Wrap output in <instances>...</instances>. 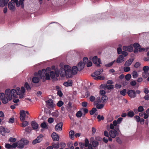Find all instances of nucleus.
I'll list each match as a JSON object with an SVG mask.
<instances>
[{
    "label": "nucleus",
    "mask_w": 149,
    "mask_h": 149,
    "mask_svg": "<svg viewBox=\"0 0 149 149\" xmlns=\"http://www.w3.org/2000/svg\"><path fill=\"white\" fill-rule=\"evenodd\" d=\"M25 92V89L24 87L22 86L21 90L19 87H17L15 89H7L5 90V93L9 100H10L13 98L16 97L17 95L19 96V98H23L24 97Z\"/></svg>",
    "instance_id": "f257e3e1"
},
{
    "label": "nucleus",
    "mask_w": 149,
    "mask_h": 149,
    "mask_svg": "<svg viewBox=\"0 0 149 149\" xmlns=\"http://www.w3.org/2000/svg\"><path fill=\"white\" fill-rule=\"evenodd\" d=\"M79 70L77 67L74 66L72 68L69 65H65L64 68H60V75L61 77H65L69 78L72 77V75L76 74Z\"/></svg>",
    "instance_id": "f03ea898"
},
{
    "label": "nucleus",
    "mask_w": 149,
    "mask_h": 149,
    "mask_svg": "<svg viewBox=\"0 0 149 149\" xmlns=\"http://www.w3.org/2000/svg\"><path fill=\"white\" fill-rule=\"evenodd\" d=\"M42 76L45 77L47 80L50 79V77L52 79H54L56 77L55 72L54 71H51V68L49 67L47 68L46 69H43L42 70Z\"/></svg>",
    "instance_id": "7ed1b4c3"
},
{
    "label": "nucleus",
    "mask_w": 149,
    "mask_h": 149,
    "mask_svg": "<svg viewBox=\"0 0 149 149\" xmlns=\"http://www.w3.org/2000/svg\"><path fill=\"white\" fill-rule=\"evenodd\" d=\"M44 77H45L42 76V71L39 70L38 73L34 74V75L32 79V81L34 83L37 84L39 82L41 78Z\"/></svg>",
    "instance_id": "20e7f679"
},
{
    "label": "nucleus",
    "mask_w": 149,
    "mask_h": 149,
    "mask_svg": "<svg viewBox=\"0 0 149 149\" xmlns=\"http://www.w3.org/2000/svg\"><path fill=\"white\" fill-rule=\"evenodd\" d=\"M5 94L3 93H0V99L2 101V103L4 104L7 103L9 100L8 98L5 96Z\"/></svg>",
    "instance_id": "39448f33"
},
{
    "label": "nucleus",
    "mask_w": 149,
    "mask_h": 149,
    "mask_svg": "<svg viewBox=\"0 0 149 149\" xmlns=\"http://www.w3.org/2000/svg\"><path fill=\"white\" fill-rule=\"evenodd\" d=\"M11 1H13L14 3H15L17 6L19 7L20 6L22 8H23L24 5L23 4V2L24 0H11Z\"/></svg>",
    "instance_id": "423d86ee"
},
{
    "label": "nucleus",
    "mask_w": 149,
    "mask_h": 149,
    "mask_svg": "<svg viewBox=\"0 0 149 149\" xmlns=\"http://www.w3.org/2000/svg\"><path fill=\"white\" fill-rule=\"evenodd\" d=\"M93 62L95 64L97 67L100 66V64H101V60L100 58L97 59V56H94L92 59Z\"/></svg>",
    "instance_id": "0eeeda50"
},
{
    "label": "nucleus",
    "mask_w": 149,
    "mask_h": 149,
    "mask_svg": "<svg viewBox=\"0 0 149 149\" xmlns=\"http://www.w3.org/2000/svg\"><path fill=\"white\" fill-rule=\"evenodd\" d=\"M15 3L13 1L10 2L8 5V8L10 10L12 11H14L15 10Z\"/></svg>",
    "instance_id": "6e6552de"
},
{
    "label": "nucleus",
    "mask_w": 149,
    "mask_h": 149,
    "mask_svg": "<svg viewBox=\"0 0 149 149\" xmlns=\"http://www.w3.org/2000/svg\"><path fill=\"white\" fill-rule=\"evenodd\" d=\"M128 95L131 98H134L136 96L135 91L133 90H130L127 91Z\"/></svg>",
    "instance_id": "1a4fd4ad"
},
{
    "label": "nucleus",
    "mask_w": 149,
    "mask_h": 149,
    "mask_svg": "<svg viewBox=\"0 0 149 149\" xmlns=\"http://www.w3.org/2000/svg\"><path fill=\"white\" fill-rule=\"evenodd\" d=\"M103 71V70L102 69H99L92 73L91 74V76L94 78L96 77L99 75Z\"/></svg>",
    "instance_id": "9d476101"
},
{
    "label": "nucleus",
    "mask_w": 149,
    "mask_h": 149,
    "mask_svg": "<svg viewBox=\"0 0 149 149\" xmlns=\"http://www.w3.org/2000/svg\"><path fill=\"white\" fill-rule=\"evenodd\" d=\"M20 120L22 121H24L25 119V111L23 110H21L20 111Z\"/></svg>",
    "instance_id": "9b49d317"
},
{
    "label": "nucleus",
    "mask_w": 149,
    "mask_h": 149,
    "mask_svg": "<svg viewBox=\"0 0 149 149\" xmlns=\"http://www.w3.org/2000/svg\"><path fill=\"white\" fill-rule=\"evenodd\" d=\"M109 134L111 137L114 138L116 136H117L118 134L116 130H114V131H110L109 132Z\"/></svg>",
    "instance_id": "f8f14e48"
},
{
    "label": "nucleus",
    "mask_w": 149,
    "mask_h": 149,
    "mask_svg": "<svg viewBox=\"0 0 149 149\" xmlns=\"http://www.w3.org/2000/svg\"><path fill=\"white\" fill-rule=\"evenodd\" d=\"M123 49L125 51H127L131 52L133 51V45H130L128 46H124L123 47Z\"/></svg>",
    "instance_id": "ddd939ff"
},
{
    "label": "nucleus",
    "mask_w": 149,
    "mask_h": 149,
    "mask_svg": "<svg viewBox=\"0 0 149 149\" xmlns=\"http://www.w3.org/2000/svg\"><path fill=\"white\" fill-rule=\"evenodd\" d=\"M52 70H54L55 72V74H56V77H58L60 75V70L59 71V69L57 67L56 68L55 66H52Z\"/></svg>",
    "instance_id": "4468645a"
},
{
    "label": "nucleus",
    "mask_w": 149,
    "mask_h": 149,
    "mask_svg": "<svg viewBox=\"0 0 149 149\" xmlns=\"http://www.w3.org/2000/svg\"><path fill=\"white\" fill-rule=\"evenodd\" d=\"M63 126V123H59L57 124L55 126V130L57 131H61L62 130V127Z\"/></svg>",
    "instance_id": "2eb2a0df"
},
{
    "label": "nucleus",
    "mask_w": 149,
    "mask_h": 149,
    "mask_svg": "<svg viewBox=\"0 0 149 149\" xmlns=\"http://www.w3.org/2000/svg\"><path fill=\"white\" fill-rule=\"evenodd\" d=\"M43 135L42 134L38 136L36 139L33 141L32 143L33 144H34L38 143H39L41 141L42 139Z\"/></svg>",
    "instance_id": "dca6fc26"
},
{
    "label": "nucleus",
    "mask_w": 149,
    "mask_h": 149,
    "mask_svg": "<svg viewBox=\"0 0 149 149\" xmlns=\"http://www.w3.org/2000/svg\"><path fill=\"white\" fill-rule=\"evenodd\" d=\"M47 105L49 108L53 107L54 104L53 103V101L52 99H49L47 101Z\"/></svg>",
    "instance_id": "f3484780"
},
{
    "label": "nucleus",
    "mask_w": 149,
    "mask_h": 149,
    "mask_svg": "<svg viewBox=\"0 0 149 149\" xmlns=\"http://www.w3.org/2000/svg\"><path fill=\"white\" fill-rule=\"evenodd\" d=\"M124 58L122 55H120L116 60V62L118 63H121L124 61Z\"/></svg>",
    "instance_id": "a211bd4d"
},
{
    "label": "nucleus",
    "mask_w": 149,
    "mask_h": 149,
    "mask_svg": "<svg viewBox=\"0 0 149 149\" xmlns=\"http://www.w3.org/2000/svg\"><path fill=\"white\" fill-rule=\"evenodd\" d=\"M133 46L134 48V53H137L139 51V49L140 47V45L138 43H135L134 44Z\"/></svg>",
    "instance_id": "6ab92c4d"
},
{
    "label": "nucleus",
    "mask_w": 149,
    "mask_h": 149,
    "mask_svg": "<svg viewBox=\"0 0 149 149\" xmlns=\"http://www.w3.org/2000/svg\"><path fill=\"white\" fill-rule=\"evenodd\" d=\"M52 137L54 141H58L59 139L58 135L54 132L52 134Z\"/></svg>",
    "instance_id": "aec40b11"
},
{
    "label": "nucleus",
    "mask_w": 149,
    "mask_h": 149,
    "mask_svg": "<svg viewBox=\"0 0 149 149\" xmlns=\"http://www.w3.org/2000/svg\"><path fill=\"white\" fill-rule=\"evenodd\" d=\"M8 1L9 0H0V6L3 7L6 5Z\"/></svg>",
    "instance_id": "412c9836"
},
{
    "label": "nucleus",
    "mask_w": 149,
    "mask_h": 149,
    "mask_svg": "<svg viewBox=\"0 0 149 149\" xmlns=\"http://www.w3.org/2000/svg\"><path fill=\"white\" fill-rule=\"evenodd\" d=\"M84 64L82 62H79L77 65V68L79 70V71H81L84 68Z\"/></svg>",
    "instance_id": "4be33fe9"
},
{
    "label": "nucleus",
    "mask_w": 149,
    "mask_h": 149,
    "mask_svg": "<svg viewBox=\"0 0 149 149\" xmlns=\"http://www.w3.org/2000/svg\"><path fill=\"white\" fill-rule=\"evenodd\" d=\"M134 59L132 58H130L128 60L126 61L124 65L125 66H128L131 65L132 62H133Z\"/></svg>",
    "instance_id": "5701e85b"
},
{
    "label": "nucleus",
    "mask_w": 149,
    "mask_h": 149,
    "mask_svg": "<svg viewBox=\"0 0 149 149\" xmlns=\"http://www.w3.org/2000/svg\"><path fill=\"white\" fill-rule=\"evenodd\" d=\"M18 145L17 147L19 148H22L24 147V145L23 140H21L20 141L17 142Z\"/></svg>",
    "instance_id": "b1692460"
},
{
    "label": "nucleus",
    "mask_w": 149,
    "mask_h": 149,
    "mask_svg": "<svg viewBox=\"0 0 149 149\" xmlns=\"http://www.w3.org/2000/svg\"><path fill=\"white\" fill-rule=\"evenodd\" d=\"M115 127L116 129L118 131H119V125H116L114 124L113 123H111L110 124V128L111 130H113L114 129V127Z\"/></svg>",
    "instance_id": "393cba45"
},
{
    "label": "nucleus",
    "mask_w": 149,
    "mask_h": 149,
    "mask_svg": "<svg viewBox=\"0 0 149 149\" xmlns=\"http://www.w3.org/2000/svg\"><path fill=\"white\" fill-rule=\"evenodd\" d=\"M123 120V118H118L117 120H114L113 121V123L115 125H118V124H120Z\"/></svg>",
    "instance_id": "a878e982"
},
{
    "label": "nucleus",
    "mask_w": 149,
    "mask_h": 149,
    "mask_svg": "<svg viewBox=\"0 0 149 149\" xmlns=\"http://www.w3.org/2000/svg\"><path fill=\"white\" fill-rule=\"evenodd\" d=\"M63 85L66 86H71L72 85V82L71 80H68L67 81L64 82Z\"/></svg>",
    "instance_id": "bb28decb"
},
{
    "label": "nucleus",
    "mask_w": 149,
    "mask_h": 149,
    "mask_svg": "<svg viewBox=\"0 0 149 149\" xmlns=\"http://www.w3.org/2000/svg\"><path fill=\"white\" fill-rule=\"evenodd\" d=\"M31 125L33 128L34 130L37 129L38 127V124L35 121H32V122Z\"/></svg>",
    "instance_id": "cd10ccee"
},
{
    "label": "nucleus",
    "mask_w": 149,
    "mask_h": 149,
    "mask_svg": "<svg viewBox=\"0 0 149 149\" xmlns=\"http://www.w3.org/2000/svg\"><path fill=\"white\" fill-rule=\"evenodd\" d=\"M52 146L53 147V148H58L59 147V143L58 142L56 143H52Z\"/></svg>",
    "instance_id": "c85d7f7f"
},
{
    "label": "nucleus",
    "mask_w": 149,
    "mask_h": 149,
    "mask_svg": "<svg viewBox=\"0 0 149 149\" xmlns=\"http://www.w3.org/2000/svg\"><path fill=\"white\" fill-rule=\"evenodd\" d=\"M113 88V86L112 84H107L105 86V88L109 90L112 89Z\"/></svg>",
    "instance_id": "c756f323"
},
{
    "label": "nucleus",
    "mask_w": 149,
    "mask_h": 149,
    "mask_svg": "<svg viewBox=\"0 0 149 149\" xmlns=\"http://www.w3.org/2000/svg\"><path fill=\"white\" fill-rule=\"evenodd\" d=\"M79 146L80 148L78 147H76L75 149H84V143L82 142H80L79 144Z\"/></svg>",
    "instance_id": "7c9ffc66"
},
{
    "label": "nucleus",
    "mask_w": 149,
    "mask_h": 149,
    "mask_svg": "<svg viewBox=\"0 0 149 149\" xmlns=\"http://www.w3.org/2000/svg\"><path fill=\"white\" fill-rule=\"evenodd\" d=\"M133 78L134 79L136 78L138 76V74L136 71H133L132 73Z\"/></svg>",
    "instance_id": "2f4dec72"
},
{
    "label": "nucleus",
    "mask_w": 149,
    "mask_h": 149,
    "mask_svg": "<svg viewBox=\"0 0 149 149\" xmlns=\"http://www.w3.org/2000/svg\"><path fill=\"white\" fill-rule=\"evenodd\" d=\"M104 79L105 77L104 76L101 75L99 76L94 78V79L95 80H103Z\"/></svg>",
    "instance_id": "473e14b6"
},
{
    "label": "nucleus",
    "mask_w": 149,
    "mask_h": 149,
    "mask_svg": "<svg viewBox=\"0 0 149 149\" xmlns=\"http://www.w3.org/2000/svg\"><path fill=\"white\" fill-rule=\"evenodd\" d=\"M40 126L41 127L43 128L47 129L48 128V126L47 125L46 123L45 122H43L40 125Z\"/></svg>",
    "instance_id": "72a5a7b5"
},
{
    "label": "nucleus",
    "mask_w": 149,
    "mask_h": 149,
    "mask_svg": "<svg viewBox=\"0 0 149 149\" xmlns=\"http://www.w3.org/2000/svg\"><path fill=\"white\" fill-rule=\"evenodd\" d=\"M143 70L144 71L143 74H146L149 70V67L147 66H145L143 68Z\"/></svg>",
    "instance_id": "f704fd0d"
},
{
    "label": "nucleus",
    "mask_w": 149,
    "mask_h": 149,
    "mask_svg": "<svg viewBox=\"0 0 149 149\" xmlns=\"http://www.w3.org/2000/svg\"><path fill=\"white\" fill-rule=\"evenodd\" d=\"M69 135L71 139H73L74 136V131L72 130L70 131L69 132Z\"/></svg>",
    "instance_id": "c9c22d12"
},
{
    "label": "nucleus",
    "mask_w": 149,
    "mask_h": 149,
    "mask_svg": "<svg viewBox=\"0 0 149 149\" xmlns=\"http://www.w3.org/2000/svg\"><path fill=\"white\" fill-rule=\"evenodd\" d=\"M22 122V127H25L27 126L29 124V123L27 121L24 120Z\"/></svg>",
    "instance_id": "e433bc0d"
},
{
    "label": "nucleus",
    "mask_w": 149,
    "mask_h": 149,
    "mask_svg": "<svg viewBox=\"0 0 149 149\" xmlns=\"http://www.w3.org/2000/svg\"><path fill=\"white\" fill-rule=\"evenodd\" d=\"M134 115V113L132 111H130L127 112V115L129 117H132Z\"/></svg>",
    "instance_id": "4c0bfd02"
},
{
    "label": "nucleus",
    "mask_w": 149,
    "mask_h": 149,
    "mask_svg": "<svg viewBox=\"0 0 149 149\" xmlns=\"http://www.w3.org/2000/svg\"><path fill=\"white\" fill-rule=\"evenodd\" d=\"M24 86V87L26 88L27 90L29 91L31 89V88L27 82H26Z\"/></svg>",
    "instance_id": "58836bf2"
},
{
    "label": "nucleus",
    "mask_w": 149,
    "mask_h": 149,
    "mask_svg": "<svg viewBox=\"0 0 149 149\" xmlns=\"http://www.w3.org/2000/svg\"><path fill=\"white\" fill-rule=\"evenodd\" d=\"M107 97L105 95H103L101 97V100L102 102L107 101Z\"/></svg>",
    "instance_id": "ea45409f"
},
{
    "label": "nucleus",
    "mask_w": 149,
    "mask_h": 149,
    "mask_svg": "<svg viewBox=\"0 0 149 149\" xmlns=\"http://www.w3.org/2000/svg\"><path fill=\"white\" fill-rule=\"evenodd\" d=\"M101 102H102L101 98L100 97H98L96 99L95 103L96 104H99Z\"/></svg>",
    "instance_id": "a19ab883"
},
{
    "label": "nucleus",
    "mask_w": 149,
    "mask_h": 149,
    "mask_svg": "<svg viewBox=\"0 0 149 149\" xmlns=\"http://www.w3.org/2000/svg\"><path fill=\"white\" fill-rule=\"evenodd\" d=\"M96 111V109L95 108H93L92 109V110L90 111V113L91 115H92Z\"/></svg>",
    "instance_id": "79ce46f5"
},
{
    "label": "nucleus",
    "mask_w": 149,
    "mask_h": 149,
    "mask_svg": "<svg viewBox=\"0 0 149 149\" xmlns=\"http://www.w3.org/2000/svg\"><path fill=\"white\" fill-rule=\"evenodd\" d=\"M144 110V109L142 106H140L138 108V111L139 112H141Z\"/></svg>",
    "instance_id": "37998d69"
},
{
    "label": "nucleus",
    "mask_w": 149,
    "mask_h": 149,
    "mask_svg": "<svg viewBox=\"0 0 149 149\" xmlns=\"http://www.w3.org/2000/svg\"><path fill=\"white\" fill-rule=\"evenodd\" d=\"M52 115L53 116L57 117L59 115V113L58 111H55L53 112L52 114Z\"/></svg>",
    "instance_id": "c03bdc74"
},
{
    "label": "nucleus",
    "mask_w": 149,
    "mask_h": 149,
    "mask_svg": "<svg viewBox=\"0 0 149 149\" xmlns=\"http://www.w3.org/2000/svg\"><path fill=\"white\" fill-rule=\"evenodd\" d=\"M131 75L130 74H127L125 75V79L127 81H129L131 78Z\"/></svg>",
    "instance_id": "a18cd8bd"
},
{
    "label": "nucleus",
    "mask_w": 149,
    "mask_h": 149,
    "mask_svg": "<svg viewBox=\"0 0 149 149\" xmlns=\"http://www.w3.org/2000/svg\"><path fill=\"white\" fill-rule=\"evenodd\" d=\"M84 143V147H87L88 145L89 144V141L87 139H85Z\"/></svg>",
    "instance_id": "49530a36"
},
{
    "label": "nucleus",
    "mask_w": 149,
    "mask_h": 149,
    "mask_svg": "<svg viewBox=\"0 0 149 149\" xmlns=\"http://www.w3.org/2000/svg\"><path fill=\"white\" fill-rule=\"evenodd\" d=\"M126 90L125 89H124L123 90L120 91V93L123 96H125L126 93Z\"/></svg>",
    "instance_id": "de8ad7c7"
},
{
    "label": "nucleus",
    "mask_w": 149,
    "mask_h": 149,
    "mask_svg": "<svg viewBox=\"0 0 149 149\" xmlns=\"http://www.w3.org/2000/svg\"><path fill=\"white\" fill-rule=\"evenodd\" d=\"M92 143L94 147H96L98 145V143L97 141H93Z\"/></svg>",
    "instance_id": "09e8293b"
},
{
    "label": "nucleus",
    "mask_w": 149,
    "mask_h": 149,
    "mask_svg": "<svg viewBox=\"0 0 149 149\" xmlns=\"http://www.w3.org/2000/svg\"><path fill=\"white\" fill-rule=\"evenodd\" d=\"M97 104L96 107L98 109H100L103 108L104 104Z\"/></svg>",
    "instance_id": "8fccbe9b"
},
{
    "label": "nucleus",
    "mask_w": 149,
    "mask_h": 149,
    "mask_svg": "<svg viewBox=\"0 0 149 149\" xmlns=\"http://www.w3.org/2000/svg\"><path fill=\"white\" fill-rule=\"evenodd\" d=\"M76 116L77 117H80L82 116V113L81 111H78L76 114Z\"/></svg>",
    "instance_id": "3c124183"
},
{
    "label": "nucleus",
    "mask_w": 149,
    "mask_h": 149,
    "mask_svg": "<svg viewBox=\"0 0 149 149\" xmlns=\"http://www.w3.org/2000/svg\"><path fill=\"white\" fill-rule=\"evenodd\" d=\"M0 132H3L5 133L7 132V131H6V129L5 128L3 127H0Z\"/></svg>",
    "instance_id": "603ef678"
},
{
    "label": "nucleus",
    "mask_w": 149,
    "mask_h": 149,
    "mask_svg": "<svg viewBox=\"0 0 149 149\" xmlns=\"http://www.w3.org/2000/svg\"><path fill=\"white\" fill-rule=\"evenodd\" d=\"M63 104V102L61 101H59L57 103V105L59 107H60L62 106Z\"/></svg>",
    "instance_id": "864d4df0"
},
{
    "label": "nucleus",
    "mask_w": 149,
    "mask_h": 149,
    "mask_svg": "<svg viewBox=\"0 0 149 149\" xmlns=\"http://www.w3.org/2000/svg\"><path fill=\"white\" fill-rule=\"evenodd\" d=\"M130 69L129 67H125L124 68V71L125 72H127L130 71Z\"/></svg>",
    "instance_id": "5fc2aeb1"
},
{
    "label": "nucleus",
    "mask_w": 149,
    "mask_h": 149,
    "mask_svg": "<svg viewBox=\"0 0 149 149\" xmlns=\"http://www.w3.org/2000/svg\"><path fill=\"white\" fill-rule=\"evenodd\" d=\"M97 118L98 120L99 121H100L101 120H103L104 119V117L103 116H100V115H99L97 116Z\"/></svg>",
    "instance_id": "6e6d98bb"
},
{
    "label": "nucleus",
    "mask_w": 149,
    "mask_h": 149,
    "mask_svg": "<svg viewBox=\"0 0 149 149\" xmlns=\"http://www.w3.org/2000/svg\"><path fill=\"white\" fill-rule=\"evenodd\" d=\"M47 121L49 123H52L53 122L54 120L53 118H50L48 119Z\"/></svg>",
    "instance_id": "4d7b16f0"
},
{
    "label": "nucleus",
    "mask_w": 149,
    "mask_h": 149,
    "mask_svg": "<svg viewBox=\"0 0 149 149\" xmlns=\"http://www.w3.org/2000/svg\"><path fill=\"white\" fill-rule=\"evenodd\" d=\"M134 118L135 120L137 122H139L140 121V117L138 116H134Z\"/></svg>",
    "instance_id": "13d9d810"
},
{
    "label": "nucleus",
    "mask_w": 149,
    "mask_h": 149,
    "mask_svg": "<svg viewBox=\"0 0 149 149\" xmlns=\"http://www.w3.org/2000/svg\"><path fill=\"white\" fill-rule=\"evenodd\" d=\"M18 143L17 142L14 143L12 145H11V148H15L16 147H17Z\"/></svg>",
    "instance_id": "bf43d9fd"
},
{
    "label": "nucleus",
    "mask_w": 149,
    "mask_h": 149,
    "mask_svg": "<svg viewBox=\"0 0 149 149\" xmlns=\"http://www.w3.org/2000/svg\"><path fill=\"white\" fill-rule=\"evenodd\" d=\"M87 105V103L86 102H84L81 103L82 106L84 107H86Z\"/></svg>",
    "instance_id": "052dcab7"
},
{
    "label": "nucleus",
    "mask_w": 149,
    "mask_h": 149,
    "mask_svg": "<svg viewBox=\"0 0 149 149\" xmlns=\"http://www.w3.org/2000/svg\"><path fill=\"white\" fill-rule=\"evenodd\" d=\"M128 83V82L127 81H123L122 84L123 86H124L126 85H127Z\"/></svg>",
    "instance_id": "680f3d73"
},
{
    "label": "nucleus",
    "mask_w": 149,
    "mask_h": 149,
    "mask_svg": "<svg viewBox=\"0 0 149 149\" xmlns=\"http://www.w3.org/2000/svg\"><path fill=\"white\" fill-rule=\"evenodd\" d=\"M16 139L14 138H10L9 139V141L11 142H14L16 141Z\"/></svg>",
    "instance_id": "e2e57ef3"
},
{
    "label": "nucleus",
    "mask_w": 149,
    "mask_h": 149,
    "mask_svg": "<svg viewBox=\"0 0 149 149\" xmlns=\"http://www.w3.org/2000/svg\"><path fill=\"white\" fill-rule=\"evenodd\" d=\"M136 82L135 80H133L130 82V84L132 86H134L136 84Z\"/></svg>",
    "instance_id": "0e129e2a"
},
{
    "label": "nucleus",
    "mask_w": 149,
    "mask_h": 149,
    "mask_svg": "<svg viewBox=\"0 0 149 149\" xmlns=\"http://www.w3.org/2000/svg\"><path fill=\"white\" fill-rule=\"evenodd\" d=\"M83 61L84 63L85 64V63H86L88 61V58L87 57H84L83 58Z\"/></svg>",
    "instance_id": "69168bd1"
},
{
    "label": "nucleus",
    "mask_w": 149,
    "mask_h": 149,
    "mask_svg": "<svg viewBox=\"0 0 149 149\" xmlns=\"http://www.w3.org/2000/svg\"><path fill=\"white\" fill-rule=\"evenodd\" d=\"M113 63L114 62L112 61L111 62L107 64H106L105 65L106 67H110L113 64Z\"/></svg>",
    "instance_id": "338daca9"
},
{
    "label": "nucleus",
    "mask_w": 149,
    "mask_h": 149,
    "mask_svg": "<svg viewBox=\"0 0 149 149\" xmlns=\"http://www.w3.org/2000/svg\"><path fill=\"white\" fill-rule=\"evenodd\" d=\"M140 63L139 62H137L134 65V67L136 68H137L140 66Z\"/></svg>",
    "instance_id": "774afa93"
}]
</instances>
